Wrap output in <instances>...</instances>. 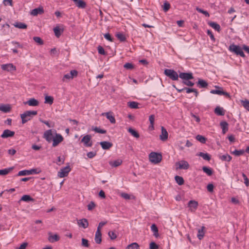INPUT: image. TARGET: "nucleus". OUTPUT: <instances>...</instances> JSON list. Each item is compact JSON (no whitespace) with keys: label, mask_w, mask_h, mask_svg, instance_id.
Masks as SVG:
<instances>
[{"label":"nucleus","mask_w":249,"mask_h":249,"mask_svg":"<svg viewBox=\"0 0 249 249\" xmlns=\"http://www.w3.org/2000/svg\"><path fill=\"white\" fill-rule=\"evenodd\" d=\"M37 114V111L36 110H29L26 111L23 113L20 114V117L22 120V123L23 124L26 123L28 121L30 120L33 116Z\"/></svg>","instance_id":"obj_1"},{"label":"nucleus","mask_w":249,"mask_h":249,"mask_svg":"<svg viewBox=\"0 0 249 249\" xmlns=\"http://www.w3.org/2000/svg\"><path fill=\"white\" fill-rule=\"evenodd\" d=\"M229 50L234 53L236 55H239L242 57H245V55L243 52L241 48L238 45L234 44H231L229 47Z\"/></svg>","instance_id":"obj_2"},{"label":"nucleus","mask_w":249,"mask_h":249,"mask_svg":"<svg viewBox=\"0 0 249 249\" xmlns=\"http://www.w3.org/2000/svg\"><path fill=\"white\" fill-rule=\"evenodd\" d=\"M164 74L172 80L176 81L178 79L179 75L174 70L165 69Z\"/></svg>","instance_id":"obj_3"},{"label":"nucleus","mask_w":249,"mask_h":249,"mask_svg":"<svg viewBox=\"0 0 249 249\" xmlns=\"http://www.w3.org/2000/svg\"><path fill=\"white\" fill-rule=\"evenodd\" d=\"M150 161L155 164L159 163L162 159V156L160 154L156 152H151L149 156Z\"/></svg>","instance_id":"obj_4"},{"label":"nucleus","mask_w":249,"mask_h":249,"mask_svg":"<svg viewBox=\"0 0 249 249\" xmlns=\"http://www.w3.org/2000/svg\"><path fill=\"white\" fill-rule=\"evenodd\" d=\"M77 75L78 71L76 70H71L70 73H68L64 75L62 78V81L63 82H68L74 77H76Z\"/></svg>","instance_id":"obj_5"},{"label":"nucleus","mask_w":249,"mask_h":249,"mask_svg":"<svg viewBox=\"0 0 249 249\" xmlns=\"http://www.w3.org/2000/svg\"><path fill=\"white\" fill-rule=\"evenodd\" d=\"M40 172V170L37 169H32L31 170H24L20 171L17 174L18 176H27L33 174H37Z\"/></svg>","instance_id":"obj_6"},{"label":"nucleus","mask_w":249,"mask_h":249,"mask_svg":"<svg viewBox=\"0 0 249 249\" xmlns=\"http://www.w3.org/2000/svg\"><path fill=\"white\" fill-rule=\"evenodd\" d=\"M54 132L55 136L53 139V142L52 144L53 147H55L57 146L59 143H60L63 141V137H62V136L60 134L57 133L55 130H54Z\"/></svg>","instance_id":"obj_7"},{"label":"nucleus","mask_w":249,"mask_h":249,"mask_svg":"<svg viewBox=\"0 0 249 249\" xmlns=\"http://www.w3.org/2000/svg\"><path fill=\"white\" fill-rule=\"evenodd\" d=\"M71 171V168L69 165H68L64 168L61 169L60 171L58 173V176L60 178H64L67 177L69 173Z\"/></svg>","instance_id":"obj_8"},{"label":"nucleus","mask_w":249,"mask_h":249,"mask_svg":"<svg viewBox=\"0 0 249 249\" xmlns=\"http://www.w3.org/2000/svg\"><path fill=\"white\" fill-rule=\"evenodd\" d=\"M91 136L89 135H87L83 137L81 140V142H83L84 145L86 147H90L92 145L91 141Z\"/></svg>","instance_id":"obj_9"},{"label":"nucleus","mask_w":249,"mask_h":249,"mask_svg":"<svg viewBox=\"0 0 249 249\" xmlns=\"http://www.w3.org/2000/svg\"><path fill=\"white\" fill-rule=\"evenodd\" d=\"M215 88H218V89H213L211 90L210 91L211 93L212 94H215L218 95H224L226 96L227 97H230V94L227 92H225L223 90V89L222 88L216 87L215 86Z\"/></svg>","instance_id":"obj_10"},{"label":"nucleus","mask_w":249,"mask_h":249,"mask_svg":"<svg viewBox=\"0 0 249 249\" xmlns=\"http://www.w3.org/2000/svg\"><path fill=\"white\" fill-rule=\"evenodd\" d=\"M176 165H178L177 169L187 170L189 168L188 162L184 160H181L176 163Z\"/></svg>","instance_id":"obj_11"},{"label":"nucleus","mask_w":249,"mask_h":249,"mask_svg":"<svg viewBox=\"0 0 249 249\" xmlns=\"http://www.w3.org/2000/svg\"><path fill=\"white\" fill-rule=\"evenodd\" d=\"M52 132L53 131L51 129H49L46 131L44 133V138L49 142H50L52 141H53V139L54 138Z\"/></svg>","instance_id":"obj_12"},{"label":"nucleus","mask_w":249,"mask_h":249,"mask_svg":"<svg viewBox=\"0 0 249 249\" xmlns=\"http://www.w3.org/2000/svg\"><path fill=\"white\" fill-rule=\"evenodd\" d=\"M198 203L195 200H190L188 203V206L189 207L190 211L194 212L198 207Z\"/></svg>","instance_id":"obj_13"},{"label":"nucleus","mask_w":249,"mask_h":249,"mask_svg":"<svg viewBox=\"0 0 249 249\" xmlns=\"http://www.w3.org/2000/svg\"><path fill=\"white\" fill-rule=\"evenodd\" d=\"M179 77L183 80V81L188 80L194 78L193 74L191 72H180L179 74Z\"/></svg>","instance_id":"obj_14"},{"label":"nucleus","mask_w":249,"mask_h":249,"mask_svg":"<svg viewBox=\"0 0 249 249\" xmlns=\"http://www.w3.org/2000/svg\"><path fill=\"white\" fill-rule=\"evenodd\" d=\"M1 68L3 71H12L16 70V67L11 63L3 64L1 66Z\"/></svg>","instance_id":"obj_15"},{"label":"nucleus","mask_w":249,"mask_h":249,"mask_svg":"<svg viewBox=\"0 0 249 249\" xmlns=\"http://www.w3.org/2000/svg\"><path fill=\"white\" fill-rule=\"evenodd\" d=\"M15 135V132L9 129H5L3 131L2 134L1 135L2 138H7L9 137H12Z\"/></svg>","instance_id":"obj_16"},{"label":"nucleus","mask_w":249,"mask_h":249,"mask_svg":"<svg viewBox=\"0 0 249 249\" xmlns=\"http://www.w3.org/2000/svg\"><path fill=\"white\" fill-rule=\"evenodd\" d=\"M44 9L42 7H39L37 8H35L32 10L30 14L31 15L34 16H36L38 15H41L44 13Z\"/></svg>","instance_id":"obj_17"},{"label":"nucleus","mask_w":249,"mask_h":249,"mask_svg":"<svg viewBox=\"0 0 249 249\" xmlns=\"http://www.w3.org/2000/svg\"><path fill=\"white\" fill-rule=\"evenodd\" d=\"M161 133L160 136V139L162 141H165L168 139V133L163 126H161Z\"/></svg>","instance_id":"obj_18"},{"label":"nucleus","mask_w":249,"mask_h":249,"mask_svg":"<svg viewBox=\"0 0 249 249\" xmlns=\"http://www.w3.org/2000/svg\"><path fill=\"white\" fill-rule=\"evenodd\" d=\"M100 144L102 148L104 150H108L113 145V144L111 142L107 141L101 142H100Z\"/></svg>","instance_id":"obj_19"},{"label":"nucleus","mask_w":249,"mask_h":249,"mask_svg":"<svg viewBox=\"0 0 249 249\" xmlns=\"http://www.w3.org/2000/svg\"><path fill=\"white\" fill-rule=\"evenodd\" d=\"M78 225L84 229H86L89 226V222L87 219L83 218L78 221Z\"/></svg>","instance_id":"obj_20"},{"label":"nucleus","mask_w":249,"mask_h":249,"mask_svg":"<svg viewBox=\"0 0 249 249\" xmlns=\"http://www.w3.org/2000/svg\"><path fill=\"white\" fill-rule=\"evenodd\" d=\"M59 236L57 234H55L53 235L51 232L49 233L48 240L51 243H53L54 242L58 241L59 240Z\"/></svg>","instance_id":"obj_21"},{"label":"nucleus","mask_w":249,"mask_h":249,"mask_svg":"<svg viewBox=\"0 0 249 249\" xmlns=\"http://www.w3.org/2000/svg\"><path fill=\"white\" fill-rule=\"evenodd\" d=\"M24 104H28L30 106L35 107L39 105V102L35 98H31L26 102H25Z\"/></svg>","instance_id":"obj_22"},{"label":"nucleus","mask_w":249,"mask_h":249,"mask_svg":"<svg viewBox=\"0 0 249 249\" xmlns=\"http://www.w3.org/2000/svg\"><path fill=\"white\" fill-rule=\"evenodd\" d=\"M95 241L97 244H100L102 242V233L101 231H96L95 235Z\"/></svg>","instance_id":"obj_23"},{"label":"nucleus","mask_w":249,"mask_h":249,"mask_svg":"<svg viewBox=\"0 0 249 249\" xmlns=\"http://www.w3.org/2000/svg\"><path fill=\"white\" fill-rule=\"evenodd\" d=\"M11 110V107L9 105L1 104L0 105V111L4 113H7Z\"/></svg>","instance_id":"obj_24"},{"label":"nucleus","mask_w":249,"mask_h":249,"mask_svg":"<svg viewBox=\"0 0 249 249\" xmlns=\"http://www.w3.org/2000/svg\"><path fill=\"white\" fill-rule=\"evenodd\" d=\"M214 112L218 116H223L225 115V110L223 108L219 106L215 107Z\"/></svg>","instance_id":"obj_25"},{"label":"nucleus","mask_w":249,"mask_h":249,"mask_svg":"<svg viewBox=\"0 0 249 249\" xmlns=\"http://www.w3.org/2000/svg\"><path fill=\"white\" fill-rule=\"evenodd\" d=\"M103 115H105L107 119L109 120L111 123L114 124L115 123V118L112 115L110 112H106L102 114Z\"/></svg>","instance_id":"obj_26"},{"label":"nucleus","mask_w":249,"mask_h":249,"mask_svg":"<svg viewBox=\"0 0 249 249\" xmlns=\"http://www.w3.org/2000/svg\"><path fill=\"white\" fill-rule=\"evenodd\" d=\"M221 128L222 129V132L225 134L228 130V124L225 122H221L220 124Z\"/></svg>","instance_id":"obj_27"},{"label":"nucleus","mask_w":249,"mask_h":249,"mask_svg":"<svg viewBox=\"0 0 249 249\" xmlns=\"http://www.w3.org/2000/svg\"><path fill=\"white\" fill-rule=\"evenodd\" d=\"M14 167H9L0 170V175L5 176L9 174L13 169Z\"/></svg>","instance_id":"obj_28"},{"label":"nucleus","mask_w":249,"mask_h":249,"mask_svg":"<svg viewBox=\"0 0 249 249\" xmlns=\"http://www.w3.org/2000/svg\"><path fill=\"white\" fill-rule=\"evenodd\" d=\"M53 31L55 36L59 37L63 32V29H60L59 27L56 26L53 28Z\"/></svg>","instance_id":"obj_29"},{"label":"nucleus","mask_w":249,"mask_h":249,"mask_svg":"<svg viewBox=\"0 0 249 249\" xmlns=\"http://www.w3.org/2000/svg\"><path fill=\"white\" fill-rule=\"evenodd\" d=\"M197 85L199 86V88H206L208 86L207 82L201 79H199L197 83Z\"/></svg>","instance_id":"obj_30"},{"label":"nucleus","mask_w":249,"mask_h":249,"mask_svg":"<svg viewBox=\"0 0 249 249\" xmlns=\"http://www.w3.org/2000/svg\"><path fill=\"white\" fill-rule=\"evenodd\" d=\"M209 25L214 29L215 30L219 32L220 30V25L215 22H210L209 23Z\"/></svg>","instance_id":"obj_31"},{"label":"nucleus","mask_w":249,"mask_h":249,"mask_svg":"<svg viewBox=\"0 0 249 249\" xmlns=\"http://www.w3.org/2000/svg\"><path fill=\"white\" fill-rule=\"evenodd\" d=\"M34 200L30 196L25 195H23L20 199V201H23L25 202L33 201Z\"/></svg>","instance_id":"obj_32"},{"label":"nucleus","mask_w":249,"mask_h":249,"mask_svg":"<svg viewBox=\"0 0 249 249\" xmlns=\"http://www.w3.org/2000/svg\"><path fill=\"white\" fill-rule=\"evenodd\" d=\"M13 25L15 27L19 29H26L27 27L26 24L20 22H15Z\"/></svg>","instance_id":"obj_33"},{"label":"nucleus","mask_w":249,"mask_h":249,"mask_svg":"<svg viewBox=\"0 0 249 249\" xmlns=\"http://www.w3.org/2000/svg\"><path fill=\"white\" fill-rule=\"evenodd\" d=\"M126 249H140L139 244L136 242L132 243L128 245Z\"/></svg>","instance_id":"obj_34"},{"label":"nucleus","mask_w":249,"mask_h":249,"mask_svg":"<svg viewBox=\"0 0 249 249\" xmlns=\"http://www.w3.org/2000/svg\"><path fill=\"white\" fill-rule=\"evenodd\" d=\"M138 105V103L135 101L129 102L127 103L128 106L130 108L133 109L139 108Z\"/></svg>","instance_id":"obj_35"},{"label":"nucleus","mask_w":249,"mask_h":249,"mask_svg":"<svg viewBox=\"0 0 249 249\" xmlns=\"http://www.w3.org/2000/svg\"><path fill=\"white\" fill-rule=\"evenodd\" d=\"M204 228H205L204 227L202 226L201 229H198V233H197V236L199 240L202 239L203 238V237H204Z\"/></svg>","instance_id":"obj_36"},{"label":"nucleus","mask_w":249,"mask_h":249,"mask_svg":"<svg viewBox=\"0 0 249 249\" xmlns=\"http://www.w3.org/2000/svg\"><path fill=\"white\" fill-rule=\"evenodd\" d=\"M198 155L206 160L209 161L211 160V156L208 153L200 152Z\"/></svg>","instance_id":"obj_37"},{"label":"nucleus","mask_w":249,"mask_h":249,"mask_svg":"<svg viewBox=\"0 0 249 249\" xmlns=\"http://www.w3.org/2000/svg\"><path fill=\"white\" fill-rule=\"evenodd\" d=\"M176 182L179 185H181L184 184V180L182 177L176 176L175 177Z\"/></svg>","instance_id":"obj_38"},{"label":"nucleus","mask_w":249,"mask_h":249,"mask_svg":"<svg viewBox=\"0 0 249 249\" xmlns=\"http://www.w3.org/2000/svg\"><path fill=\"white\" fill-rule=\"evenodd\" d=\"M75 4L79 8H84L86 7V2H84L82 0H77L76 2L75 3Z\"/></svg>","instance_id":"obj_39"},{"label":"nucleus","mask_w":249,"mask_h":249,"mask_svg":"<svg viewBox=\"0 0 249 249\" xmlns=\"http://www.w3.org/2000/svg\"><path fill=\"white\" fill-rule=\"evenodd\" d=\"M122 163V160H117L114 161L109 162V164L113 167H118Z\"/></svg>","instance_id":"obj_40"},{"label":"nucleus","mask_w":249,"mask_h":249,"mask_svg":"<svg viewBox=\"0 0 249 249\" xmlns=\"http://www.w3.org/2000/svg\"><path fill=\"white\" fill-rule=\"evenodd\" d=\"M202 170L204 173L207 174L208 176H211L213 174V170L211 168L207 166H203Z\"/></svg>","instance_id":"obj_41"},{"label":"nucleus","mask_w":249,"mask_h":249,"mask_svg":"<svg viewBox=\"0 0 249 249\" xmlns=\"http://www.w3.org/2000/svg\"><path fill=\"white\" fill-rule=\"evenodd\" d=\"M151 230L154 232V235L155 237H158V229L156 225L154 224H152L151 226Z\"/></svg>","instance_id":"obj_42"},{"label":"nucleus","mask_w":249,"mask_h":249,"mask_svg":"<svg viewBox=\"0 0 249 249\" xmlns=\"http://www.w3.org/2000/svg\"><path fill=\"white\" fill-rule=\"evenodd\" d=\"M128 131L134 137L138 138L140 137L139 134L134 129L132 128H129Z\"/></svg>","instance_id":"obj_43"},{"label":"nucleus","mask_w":249,"mask_h":249,"mask_svg":"<svg viewBox=\"0 0 249 249\" xmlns=\"http://www.w3.org/2000/svg\"><path fill=\"white\" fill-rule=\"evenodd\" d=\"M219 158L222 160L228 161H230L232 159V157L228 154L223 155L220 156Z\"/></svg>","instance_id":"obj_44"},{"label":"nucleus","mask_w":249,"mask_h":249,"mask_svg":"<svg viewBox=\"0 0 249 249\" xmlns=\"http://www.w3.org/2000/svg\"><path fill=\"white\" fill-rule=\"evenodd\" d=\"M154 120H155V115H151L149 117V121L150 123V125L149 126V128H151V129H154Z\"/></svg>","instance_id":"obj_45"},{"label":"nucleus","mask_w":249,"mask_h":249,"mask_svg":"<svg viewBox=\"0 0 249 249\" xmlns=\"http://www.w3.org/2000/svg\"><path fill=\"white\" fill-rule=\"evenodd\" d=\"M53 98L50 96H46L45 98V103L52 105L53 103Z\"/></svg>","instance_id":"obj_46"},{"label":"nucleus","mask_w":249,"mask_h":249,"mask_svg":"<svg viewBox=\"0 0 249 249\" xmlns=\"http://www.w3.org/2000/svg\"><path fill=\"white\" fill-rule=\"evenodd\" d=\"M196 139L202 143H205L206 141V139L204 136L200 135L196 136Z\"/></svg>","instance_id":"obj_47"},{"label":"nucleus","mask_w":249,"mask_h":249,"mask_svg":"<svg viewBox=\"0 0 249 249\" xmlns=\"http://www.w3.org/2000/svg\"><path fill=\"white\" fill-rule=\"evenodd\" d=\"M116 36L121 41H124L126 39L123 33H119L116 34Z\"/></svg>","instance_id":"obj_48"},{"label":"nucleus","mask_w":249,"mask_h":249,"mask_svg":"<svg viewBox=\"0 0 249 249\" xmlns=\"http://www.w3.org/2000/svg\"><path fill=\"white\" fill-rule=\"evenodd\" d=\"M92 129L94 130L95 132L101 134H105L107 132V131L106 130L100 129V128L97 127H93Z\"/></svg>","instance_id":"obj_49"},{"label":"nucleus","mask_w":249,"mask_h":249,"mask_svg":"<svg viewBox=\"0 0 249 249\" xmlns=\"http://www.w3.org/2000/svg\"><path fill=\"white\" fill-rule=\"evenodd\" d=\"M242 106L245 108L249 111V101L245 100V101H241Z\"/></svg>","instance_id":"obj_50"},{"label":"nucleus","mask_w":249,"mask_h":249,"mask_svg":"<svg viewBox=\"0 0 249 249\" xmlns=\"http://www.w3.org/2000/svg\"><path fill=\"white\" fill-rule=\"evenodd\" d=\"M196 10L198 12L204 14L206 17H209L210 16L209 13L207 11H204L198 7L196 8Z\"/></svg>","instance_id":"obj_51"},{"label":"nucleus","mask_w":249,"mask_h":249,"mask_svg":"<svg viewBox=\"0 0 249 249\" xmlns=\"http://www.w3.org/2000/svg\"><path fill=\"white\" fill-rule=\"evenodd\" d=\"M33 40L39 45L43 44V41L40 37L34 36L33 37Z\"/></svg>","instance_id":"obj_52"},{"label":"nucleus","mask_w":249,"mask_h":249,"mask_svg":"<svg viewBox=\"0 0 249 249\" xmlns=\"http://www.w3.org/2000/svg\"><path fill=\"white\" fill-rule=\"evenodd\" d=\"M82 246L84 247L88 248L89 247V241L85 238L82 239Z\"/></svg>","instance_id":"obj_53"},{"label":"nucleus","mask_w":249,"mask_h":249,"mask_svg":"<svg viewBox=\"0 0 249 249\" xmlns=\"http://www.w3.org/2000/svg\"><path fill=\"white\" fill-rule=\"evenodd\" d=\"M244 153V151L243 150H235L234 151L232 152V154H234L235 156H239L241 155H243Z\"/></svg>","instance_id":"obj_54"},{"label":"nucleus","mask_w":249,"mask_h":249,"mask_svg":"<svg viewBox=\"0 0 249 249\" xmlns=\"http://www.w3.org/2000/svg\"><path fill=\"white\" fill-rule=\"evenodd\" d=\"M124 67L127 70H132L134 68V66L132 63H126L124 65Z\"/></svg>","instance_id":"obj_55"},{"label":"nucleus","mask_w":249,"mask_h":249,"mask_svg":"<svg viewBox=\"0 0 249 249\" xmlns=\"http://www.w3.org/2000/svg\"><path fill=\"white\" fill-rule=\"evenodd\" d=\"M87 207L88 210L91 211L95 207V204L93 201H91L88 205Z\"/></svg>","instance_id":"obj_56"},{"label":"nucleus","mask_w":249,"mask_h":249,"mask_svg":"<svg viewBox=\"0 0 249 249\" xmlns=\"http://www.w3.org/2000/svg\"><path fill=\"white\" fill-rule=\"evenodd\" d=\"M108 236L110 237L111 240H114L116 238L117 235L116 233L112 231H110L108 233Z\"/></svg>","instance_id":"obj_57"},{"label":"nucleus","mask_w":249,"mask_h":249,"mask_svg":"<svg viewBox=\"0 0 249 249\" xmlns=\"http://www.w3.org/2000/svg\"><path fill=\"white\" fill-rule=\"evenodd\" d=\"M242 175L244 179V183L246 184V185L247 186H249V179L248 178L247 176L243 173H242Z\"/></svg>","instance_id":"obj_58"},{"label":"nucleus","mask_w":249,"mask_h":249,"mask_svg":"<svg viewBox=\"0 0 249 249\" xmlns=\"http://www.w3.org/2000/svg\"><path fill=\"white\" fill-rule=\"evenodd\" d=\"M98 53L101 54H103V55L106 54V53L105 52L104 49L101 46H99L98 47Z\"/></svg>","instance_id":"obj_59"},{"label":"nucleus","mask_w":249,"mask_h":249,"mask_svg":"<svg viewBox=\"0 0 249 249\" xmlns=\"http://www.w3.org/2000/svg\"><path fill=\"white\" fill-rule=\"evenodd\" d=\"M170 8V4L167 2H165L163 4V10L165 12L167 11Z\"/></svg>","instance_id":"obj_60"},{"label":"nucleus","mask_w":249,"mask_h":249,"mask_svg":"<svg viewBox=\"0 0 249 249\" xmlns=\"http://www.w3.org/2000/svg\"><path fill=\"white\" fill-rule=\"evenodd\" d=\"M182 83L187 86H190V87H192L194 85V83L190 81H189L188 80H185V81H183Z\"/></svg>","instance_id":"obj_61"},{"label":"nucleus","mask_w":249,"mask_h":249,"mask_svg":"<svg viewBox=\"0 0 249 249\" xmlns=\"http://www.w3.org/2000/svg\"><path fill=\"white\" fill-rule=\"evenodd\" d=\"M96 155V152H89L87 153V156L89 158L91 159Z\"/></svg>","instance_id":"obj_62"},{"label":"nucleus","mask_w":249,"mask_h":249,"mask_svg":"<svg viewBox=\"0 0 249 249\" xmlns=\"http://www.w3.org/2000/svg\"><path fill=\"white\" fill-rule=\"evenodd\" d=\"M158 246L155 242H151L150 244V249H158Z\"/></svg>","instance_id":"obj_63"},{"label":"nucleus","mask_w":249,"mask_h":249,"mask_svg":"<svg viewBox=\"0 0 249 249\" xmlns=\"http://www.w3.org/2000/svg\"><path fill=\"white\" fill-rule=\"evenodd\" d=\"M27 245L28 243L27 242H24L21 244L19 247L17 248L16 249H26Z\"/></svg>","instance_id":"obj_64"}]
</instances>
